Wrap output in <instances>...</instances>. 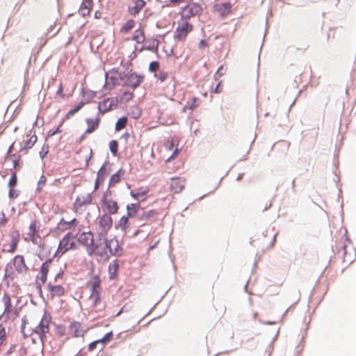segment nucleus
I'll return each instance as SVG.
<instances>
[{
    "label": "nucleus",
    "instance_id": "obj_18",
    "mask_svg": "<svg viewBox=\"0 0 356 356\" xmlns=\"http://www.w3.org/2000/svg\"><path fill=\"white\" fill-rule=\"evenodd\" d=\"M13 265L15 269L19 273H26L29 270V268L26 264L23 255L17 254L13 259Z\"/></svg>",
    "mask_w": 356,
    "mask_h": 356
},
{
    "label": "nucleus",
    "instance_id": "obj_49",
    "mask_svg": "<svg viewBox=\"0 0 356 356\" xmlns=\"http://www.w3.org/2000/svg\"><path fill=\"white\" fill-rule=\"evenodd\" d=\"M159 68V63L158 61H152L149 63V70L151 72H156Z\"/></svg>",
    "mask_w": 356,
    "mask_h": 356
},
{
    "label": "nucleus",
    "instance_id": "obj_43",
    "mask_svg": "<svg viewBox=\"0 0 356 356\" xmlns=\"http://www.w3.org/2000/svg\"><path fill=\"white\" fill-rule=\"evenodd\" d=\"M46 182H47L46 177L44 175H42L40 177L39 181L38 182L37 191L41 192L42 191L44 186H45Z\"/></svg>",
    "mask_w": 356,
    "mask_h": 356
},
{
    "label": "nucleus",
    "instance_id": "obj_28",
    "mask_svg": "<svg viewBox=\"0 0 356 356\" xmlns=\"http://www.w3.org/2000/svg\"><path fill=\"white\" fill-rule=\"evenodd\" d=\"M129 218L125 215L122 216L115 225L116 228L125 233L130 226Z\"/></svg>",
    "mask_w": 356,
    "mask_h": 356
},
{
    "label": "nucleus",
    "instance_id": "obj_32",
    "mask_svg": "<svg viewBox=\"0 0 356 356\" xmlns=\"http://www.w3.org/2000/svg\"><path fill=\"white\" fill-rule=\"evenodd\" d=\"M132 40L138 44H142L145 42V35L143 27H139L134 31Z\"/></svg>",
    "mask_w": 356,
    "mask_h": 356
},
{
    "label": "nucleus",
    "instance_id": "obj_63",
    "mask_svg": "<svg viewBox=\"0 0 356 356\" xmlns=\"http://www.w3.org/2000/svg\"><path fill=\"white\" fill-rule=\"evenodd\" d=\"M13 147H14V143H13V144L9 147V148H8V153H7V154H8V156H9V154H10L11 153V152L13 151Z\"/></svg>",
    "mask_w": 356,
    "mask_h": 356
},
{
    "label": "nucleus",
    "instance_id": "obj_3",
    "mask_svg": "<svg viewBox=\"0 0 356 356\" xmlns=\"http://www.w3.org/2000/svg\"><path fill=\"white\" fill-rule=\"evenodd\" d=\"M194 26L189 20L180 18L177 22L174 38L176 41L183 42L187 38L188 34L193 31Z\"/></svg>",
    "mask_w": 356,
    "mask_h": 356
},
{
    "label": "nucleus",
    "instance_id": "obj_1",
    "mask_svg": "<svg viewBox=\"0 0 356 356\" xmlns=\"http://www.w3.org/2000/svg\"><path fill=\"white\" fill-rule=\"evenodd\" d=\"M120 252L121 250L119 248L117 240L111 239L108 241L105 238H100L97 243H93L92 247L88 250V253L90 255L95 254L101 258L108 257V253L118 255L120 254Z\"/></svg>",
    "mask_w": 356,
    "mask_h": 356
},
{
    "label": "nucleus",
    "instance_id": "obj_16",
    "mask_svg": "<svg viewBox=\"0 0 356 356\" xmlns=\"http://www.w3.org/2000/svg\"><path fill=\"white\" fill-rule=\"evenodd\" d=\"M233 5L230 2H217L213 6V11L224 18L232 13Z\"/></svg>",
    "mask_w": 356,
    "mask_h": 356
},
{
    "label": "nucleus",
    "instance_id": "obj_31",
    "mask_svg": "<svg viewBox=\"0 0 356 356\" xmlns=\"http://www.w3.org/2000/svg\"><path fill=\"white\" fill-rule=\"evenodd\" d=\"M140 208V205L139 203L128 204L126 207L127 213L125 216H128L129 218L135 217L136 216V214L138 213Z\"/></svg>",
    "mask_w": 356,
    "mask_h": 356
},
{
    "label": "nucleus",
    "instance_id": "obj_48",
    "mask_svg": "<svg viewBox=\"0 0 356 356\" xmlns=\"http://www.w3.org/2000/svg\"><path fill=\"white\" fill-rule=\"evenodd\" d=\"M155 77H156L161 82H163L168 77V73L165 71H161L158 74H155Z\"/></svg>",
    "mask_w": 356,
    "mask_h": 356
},
{
    "label": "nucleus",
    "instance_id": "obj_7",
    "mask_svg": "<svg viewBox=\"0 0 356 356\" xmlns=\"http://www.w3.org/2000/svg\"><path fill=\"white\" fill-rule=\"evenodd\" d=\"M1 301L4 305L3 312L1 315V319L5 317V321H15L19 316V312L13 307L10 295L8 293H4Z\"/></svg>",
    "mask_w": 356,
    "mask_h": 356
},
{
    "label": "nucleus",
    "instance_id": "obj_22",
    "mask_svg": "<svg viewBox=\"0 0 356 356\" xmlns=\"http://www.w3.org/2000/svg\"><path fill=\"white\" fill-rule=\"evenodd\" d=\"M101 121V118L99 116H97L95 118H87L86 120V124L88 126L87 129L86 130V134H91L97 130L99 126V123Z\"/></svg>",
    "mask_w": 356,
    "mask_h": 356
},
{
    "label": "nucleus",
    "instance_id": "obj_35",
    "mask_svg": "<svg viewBox=\"0 0 356 356\" xmlns=\"http://www.w3.org/2000/svg\"><path fill=\"white\" fill-rule=\"evenodd\" d=\"M135 26V21L134 19H129L120 29V32L122 33H129Z\"/></svg>",
    "mask_w": 356,
    "mask_h": 356
},
{
    "label": "nucleus",
    "instance_id": "obj_40",
    "mask_svg": "<svg viewBox=\"0 0 356 356\" xmlns=\"http://www.w3.org/2000/svg\"><path fill=\"white\" fill-rule=\"evenodd\" d=\"M85 103L83 102H81L76 105L74 108L71 109L66 114V118L70 119L72 118L76 113H77L83 106Z\"/></svg>",
    "mask_w": 356,
    "mask_h": 356
},
{
    "label": "nucleus",
    "instance_id": "obj_25",
    "mask_svg": "<svg viewBox=\"0 0 356 356\" xmlns=\"http://www.w3.org/2000/svg\"><path fill=\"white\" fill-rule=\"evenodd\" d=\"M48 290L52 297L62 296L65 294V289L61 285H53L51 283L48 284Z\"/></svg>",
    "mask_w": 356,
    "mask_h": 356
},
{
    "label": "nucleus",
    "instance_id": "obj_55",
    "mask_svg": "<svg viewBox=\"0 0 356 356\" xmlns=\"http://www.w3.org/2000/svg\"><path fill=\"white\" fill-rule=\"evenodd\" d=\"M18 196V193L15 190V188H10L9 197L10 198H16Z\"/></svg>",
    "mask_w": 356,
    "mask_h": 356
},
{
    "label": "nucleus",
    "instance_id": "obj_51",
    "mask_svg": "<svg viewBox=\"0 0 356 356\" xmlns=\"http://www.w3.org/2000/svg\"><path fill=\"white\" fill-rule=\"evenodd\" d=\"M180 151L181 149H179L178 147H176V149L174 150L172 154L168 157L167 159H166V162H170L172 160L175 159V158H177L178 156V155L180 153Z\"/></svg>",
    "mask_w": 356,
    "mask_h": 356
},
{
    "label": "nucleus",
    "instance_id": "obj_45",
    "mask_svg": "<svg viewBox=\"0 0 356 356\" xmlns=\"http://www.w3.org/2000/svg\"><path fill=\"white\" fill-rule=\"evenodd\" d=\"M10 157L11 159H13V168L15 170H19V159H20V156L14 154H10Z\"/></svg>",
    "mask_w": 356,
    "mask_h": 356
},
{
    "label": "nucleus",
    "instance_id": "obj_27",
    "mask_svg": "<svg viewBox=\"0 0 356 356\" xmlns=\"http://www.w3.org/2000/svg\"><path fill=\"white\" fill-rule=\"evenodd\" d=\"M91 202L92 197H90V195H88L86 197H78L73 204L74 209L76 212H77V211L81 207H83V205H88L91 203Z\"/></svg>",
    "mask_w": 356,
    "mask_h": 356
},
{
    "label": "nucleus",
    "instance_id": "obj_50",
    "mask_svg": "<svg viewBox=\"0 0 356 356\" xmlns=\"http://www.w3.org/2000/svg\"><path fill=\"white\" fill-rule=\"evenodd\" d=\"M225 68L223 65H221L216 72L214 77L216 80H218L220 77H221L225 74Z\"/></svg>",
    "mask_w": 356,
    "mask_h": 356
},
{
    "label": "nucleus",
    "instance_id": "obj_60",
    "mask_svg": "<svg viewBox=\"0 0 356 356\" xmlns=\"http://www.w3.org/2000/svg\"><path fill=\"white\" fill-rule=\"evenodd\" d=\"M16 348L17 346L15 345H12L10 348L8 349V350L6 352V354L8 355H11L13 353H14L15 351H16Z\"/></svg>",
    "mask_w": 356,
    "mask_h": 356
},
{
    "label": "nucleus",
    "instance_id": "obj_26",
    "mask_svg": "<svg viewBox=\"0 0 356 356\" xmlns=\"http://www.w3.org/2000/svg\"><path fill=\"white\" fill-rule=\"evenodd\" d=\"M92 6V0H83L79 10V14L83 17L88 15L90 13Z\"/></svg>",
    "mask_w": 356,
    "mask_h": 356
},
{
    "label": "nucleus",
    "instance_id": "obj_11",
    "mask_svg": "<svg viewBox=\"0 0 356 356\" xmlns=\"http://www.w3.org/2000/svg\"><path fill=\"white\" fill-rule=\"evenodd\" d=\"M186 184V179L182 177H173L170 179L169 189L171 193L178 194L181 193Z\"/></svg>",
    "mask_w": 356,
    "mask_h": 356
},
{
    "label": "nucleus",
    "instance_id": "obj_53",
    "mask_svg": "<svg viewBox=\"0 0 356 356\" xmlns=\"http://www.w3.org/2000/svg\"><path fill=\"white\" fill-rule=\"evenodd\" d=\"M99 343H102L101 341H99V339L91 342L88 345V351H90V352L93 351L96 348L97 344Z\"/></svg>",
    "mask_w": 356,
    "mask_h": 356
},
{
    "label": "nucleus",
    "instance_id": "obj_62",
    "mask_svg": "<svg viewBox=\"0 0 356 356\" xmlns=\"http://www.w3.org/2000/svg\"><path fill=\"white\" fill-rule=\"evenodd\" d=\"M60 129H59V127H58L56 130H54V131H49V136H53V135H54L55 134L58 133V132H60Z\"/></svg>",
    "mask_w": 356,
    "mask_h": 356
},
{
    "label": "nucleus",
    "instance_id": "obj_61",
    "mask_svg": "<svg viewBox=\"0 0 356 356\" xmlns=\"http://www.w3.org/2000/svg\"><path fill=\"white\" fill-rule=\"evenodd\" d=\"M220 84H221V82L220 81L213 90V92L215 93H219L221 92L222 89L220 88Z\"/></svg>",
    "mask_w": 356,
    "mask_h": 356
},
{
    "label": "nucleus",
    "instance_id": "obj_54",
    "mask_svg": "<svg viewBox=\"0 0 356 356\" xmlns=\"http://www.w3.org/2000/svg\"><path fill=\"white\" fill-rule=\"evenodd\" d=\"M335 37V29H329L327 33V38L326 40L329 41L330 38H334Z\"/></svg>",
    "mask_w": 356,
    "mask_h": 356
},
{
    "label": "nucleus",
    "instance_id": "obj_24",
    "mask_svg": "<svg viewBox=\"0 0 356 356\" xmlns=\"http://www.w3.org/2000/svg\"><path fill=\"white\" fill-rule=\"evenodd\" d=\"M145 5L146 2L144 0H136L134 2V6H130L128 8V12L131 15L135 16L140 12Z\"/></svg>",
    "mask_w": 356,
    "mask_h": 356
},
{
    "label": "nucleus",
    "instance_id": "obj_42",
    "mask_svg": "<svg viewBox=\"0 0 356 356\" xmlns=\"http://www.w3.org/2000/svg\"><path fill=\"white\" fill-rule=\"evenodd\" d=\"M120 179L121 177L119 172L113 174L109 179V186H114L116 184L120 182Z\"/></svg>",
    "mask_w": 356,
    "mask_h": 356
},
{
    "label": "nucleus",
    "instance_id": "obj_2",
    "mask_svg": "<svg viewBox=\"0 0 356 356\" xmlns=\"http://www.w3.org/2000/svg\"><path fill=\"white\" fill-rule=\"evenodd\" d=\"M276 235L273 229H266L261 233L257 234L256 239L252 241V243L254 245L257 241V245L261 246L264 249H269L273 247Z\"/></svg>",
    "mask_w": 356,
    "mask_h": 356
},
{
    "label": "nucleus",
    "instance_id": "obj_47",
    "mask_svg": "<svg viewBox=\"0 0 356 356\" xmlns=\"http://www.w3.org/2000/svg\"><path fill=\"white\" fill-rule=\"evenodd\" d=\"M113 336V332L111 331V332H108L107 334H106L103 338L99 339V341H101V342L102 343H106L112 340Z\"/></svg>",
    "mask_w": 356,
    "mask_h": 356
},
{
    "label": "nucleus",
    "instance_id": "obj_17",
    "mask_svg": "<svg viewBox=\"0 0 356 356\" xmlns=\"http://www.w3.org/2000/svg\"><path fill=\"white\" fill-rule=\"evenodd\" d=\"M77 241L80 244L84 245L88 251L94 243L93 234L91 232H83L79 235Z\"/></svg>",
    "mask_w": 356,
    "mask_h": 356
},
{
    "label": "nucleus",
    "instance_id": "obj_13",
    "mask_svg": "<svg viewBox=\"0 0 356 356\" xmlns=\"http://www.w3.org/2000/svg\"><path fill=\"white\" fill-rule=\"evenodd\" d=\"M102 280L97 275H92L88 282V286L92 291L91 297L96 300L99 299V295L102 291L101 287Z\"/></svg>",
    "mask_w": 356,
    "mask_h": 356
},
{
    "label": "nucleus",
    "instance_id": "obj_5",
    "mask_svg": "<svg viewBox=\"0 0 356 356\" xmlns=\"http://www.w3.org/2000/svg\"><path fill=\"white\" fill-rule=\"evenodd\" d=\"M123 74L117 69L113 68L105 74L104 88L111 91L115 86L120 85L124 79Z\"/></svg>",
    "mask_w": 356,
    "mask_h": 356
},
{
    "label": "nucleus",
    "instance_id": "obj_56",
    "mask_svg": "<svg viewBox=\"0 0 356 356\" xmlns=\"http://www.w3.org/2000/svg\"><path fill=\"white\" fill-rule=\"evenodd\" d=\"M123 97L125 98L127 101H129L133 98L134 94L131 92H124L123 93Z\"/></svg>",
    "mask_w": 356,
    "mask_h": 356
},
{
    "label": "nucleus",
    "instance_id": "obj_59",
    "mask_svg": "<svg viewBox=\"0 0 356 356\" xmlns=\"http://www.w3.org/2000/svg\"><path fill=\"white\" fill-rule=\"evenodd\" d=\"M63 85L60 83L59 85L58 89L57 90V95H60L61 97L63 98V97H65V95L63 94Z\"/></svg>",
    "mask_w": 356,
    "mask_h": 356
},
{
    "label": "nucleus",
    "instance_id": "obj_52",
    "mask_svg": "<svg viewBox=\"0 0 356 356\" xmlns=\"http://www.w3.org/2000/svg\"><path fill=\"white\" fill-rule=\"evenodd\" d=\"M165 149L172 150L174 147V140L172 138L168 139L164 144Z\"/></svg>",
    "mask_w": 356,
    "mask_h": 356
},
{
    "label": "nucleus",
    "instance_id": "obj_4",
    "mask_svg": "<svg viewBox=\"0 0 356 356\" xmlns=\"http://www.w3.org/2000/svg\"><path fill=\"white\" fill-rule=\"evenodd\" d=\"M204 8L202 4L197 2H191L184 6L179 12L180 18L189 20L191 17L200 16Z\"/></svg>",
    "mask_w": 356,
    "mask_h": 356
},
{
    "label": "nucleus",
    "instance_id": "obj_34",
    "mask_svg": "<svg viewBox=\"0 0 356 356\" xmlns=\"http://www.w3.org/2000/svg\"><path fill=\"white\" fill-rule=\"evenodd\" d=\"M37 140L38 138L35 134L31 136L27 140H26L24 146L22 147L20 150L23 151L24 149H31L37 142Z\"/></svg>",
    "mask_w": 356,
    "mask_h": 356
},
{
    "label": "nucleus",
    "instance_id": "obj_38",
    "mask_svg": "<svg viewBox=\"0 0 356 356\" xmlns=\"http://www.w3.org/2000/svg\"><path fill=\"white\" fill-rule=\"evenodd\" d=\"M25 240H28V241H31L33 244L37 245L39 246H42L43 245L42 238L40 236L39 234L29 236V237L26 238Z\"/></svg>",
    "mask_w": 356,
    "mask_h": 356
},
{
    "label": "nucleus",
    "instance_id": "obj_57",
    "mask_svg": "<svg viewBox=\"0 0 356 356\" xmlns=\"http://www.w3.org/2000/svg\"><path fill=\"white\" fill-rule=\"evenodd\" d=\"M7 222V218L6 217V215L4 213H1L0 214V225H3L6 223Z\"/></svg>",
    "mask_w": 356,
    "mask_h": 356
},
{
    "label": "nucleus",
    "instance_id": "obj_44",
    "mask_svg": "<svg viewBox=\"0 0 356 356\" xmlns=\"http://www.w3.org/2000/svg\"><path fill=\"white\" fill-rule=\"evenodd\" d=\"M17 184V177L15 172H13L8 181L9 188H15Z\"/></svg>",
    "mask_w": 356,
    "mask_h": 356
},
{
    "label": "nucleus",
    "instance_id": "obj_20",
    "mask_svg": "<svg viewBox=\"0 0 356 356\" xmlns=\"http://www.w3.org/2000/svg\"><path fill=\"white\" fill-rule=\"evenodd\" d=\"M149 188L147 186L140 187L137 189L132 190L130 195L136 200L144 201L147 199V193H149Z\"/></svg>",
    "mask_w": 356,
    "mask_h": 356
},
{
    "label": "nucleus",
    "instance_id": "obj_33",
    "mask_svg": "<svg viewBox=\"0 0 356 356\" xmlns=\"http://www.w3.org/2000/svg\"><path fill=\"white\" fill-rule=\"evenodd\" d=\"M200 99L198 97H193L192 102L189 105H186L183 108L184 111L186 112L188 110L193 111L197 108L200 104Z\"/></svg>",
    "mask_w": 356,
    "mask_h": 356
},
{
    "label": "nucleus",
    "instance_id": "obj_9",
    "mask_svg": "<svg viewBox=\"0 0 356 356\" xmlns=\"http://www.w3.org/2000/svg\"><path fill=\"white\" fill-rule=\"evenodd\" d=\"M75 248L76 243L74 241V237L72 233L68 232L60 240L56 254L58 256H62L68 250L74 249Z\"/></svg>",
    "mask_w": 356,
    "mask_h": 356
},
{
    "label": "nucleus",
    "instance_id": "obj_15",
    "mask_svg": "<svg viewBox=\"0 0 356 356\" xmlns=\"http://www.w3.org/2000/svg\"><path fill=\"white\" fill-rule=\"evenodd\" d=\"M102 206L109 214H115L119 209L118 203L111 195H105L102 199Z\"/></svg>",
    "mask_w": 356,
    "mask_h": 356
},
{
    "label": "nucleus",
    "instance_id": "obj_10",
    "mask_svg": "<svg viewBox=\"0 0 356 356\" xmlns=\"http://www.w3.org/2000/svg\"><path fill=\"white\" fill-rule=\"evenodd\" d=\"M10 242L3 244V250L9 253H13L17 249L18 244L20 241V234L17 229L10 232L9 234Z\"/></svg>",
    "mask_w": 356,
    "mask_h": 356
},
{
    "label": "nucleus",
    "instance_id": "obj_37",
    "mask_svg": "<svg viewBox=\"0 0 356 356\" xmlns=\"http://www.w3.org/2000/svg\"><path fill=\"white\" fill-rule=\"evenodd\" d=\"M7 340V332L5 327L1 323V316H0V346L4 344Z\"/></svg>",
    "mask_w": 356,
    "mask_h": 356
},
{
    "label": "nucleus",
    "instance_id": "obj_46",
    "mask_svg": "<svg viewBox=\"0 0 356 356\" xmlns=\"http://www.w3.org/2000/svg\"><path fill=\"white\" fill-rule=\"evenodd\" d=\"M102 169L103 168H102L97 173V178H96L95 182V188H94L95 191L97 190L99 187L100 184L104 181V177H101V175H100Z\"/></svg>",
    "mask_w": 356,
    "mask_h": 356
},
{
    "label": "nucleus",
    "instance_id": "obj_41",
    "mask_svg": "<svg viewBox=\"0 0 356 356\" xmlns=\"http://www.w3.org/2000/svg\"><path fill=\"white\" fill-rule=\"evenodd\" d=\"M109 149L111 152L112 154L114 156H116L118 155V143L115 140H113L110 141L109 143Z\"/></svg>",
    "mask_w": 356,
    "mask_h": 356
},
{
    "label": "nucleus",
    "instance_id": "obj_23",
    "mask_svg": "<svg viewBox=\"0 0 356 356\" xmlns=\"http://www.w3.org/2000/svg\"><path fill=\"white\" fill-rule=\"evenodd\" d=\"M143 79V76L133 73L127 77L125 85L132 88H136L140 84Z\"/></svg>",
    "mask_w": 356,
    "mask_h": 356
},
{
    "label": "nucleus",
    "instance_id": "obj_21",
    "mask_svg": "<svg viewBox=\"0 0 356 356\" xmlns=\"http://www.w3.org/2000/svg\"><path fill=\"white\" fill-rule=\"evenodd\" d=\"M52 261L51 259L46 260L41 266L40 269V280L42 284H45L47 280V275L49 270V268L51 266Z\"/></svg>",
    "mask_w": 356,
    "mask_h": 356
},
{
    "label": "nucleus",
    "instance_id": "obj_29",
    "mask_svg": "<svg viewBox=\"0 0 356 356\" xmlns=\"http://www.w3.org/2000/svg\"><path fill=\"white\" fill-rule=\"evenodd\" d=\"M40 226V222L38 220H33L29 227L27 237L39 234Z\"/></svg>",
    "mask_w": 356,
    "mask_h": 356
},
{
    "label": "nucleus",
    "instance_id": "obj_6",
    "mask_svg": "<svg viewBox=\"0 0 356 356\" xmlns=\"http://www.w3.org/2000/svg\"><path fill=\"white\" fill-rule=\"evenodd\" d=\"M51 321V317L48 314H44L39 323L35 327L33 333L38 335L40 341L44 343L47 339V334L49 332V326Z\"/></svg>",
    "mask_w": 356,
    "mask_h": 356
},
{
    "label": "nucleus",
    "instance_id": "obj_8",
    "mask_svg": "<svg viewBox=\"0 0 356 356\" xmlns=\"http://www.w3.org/2000/svg\"><path fill=\"white\" fill-rule=\"evenodd\" d=\"M97 225L98 234L104 237L112 227L113 218L109 214L104 213L98 217Z\"/></svg>",
    "mask_w": 356,
    "mask_h": 356
},
{
    "label": "nucleus",
    "instance_id": "obj_58",
    "mask_svg": "<svg viewBox=\"0 0 356 356\" xmlns=\"http://www.w3.org/2000/svg\"><path fill=\"white\" fill-rule=\"evenodd\" d=\"M18 351H19V356L26 355V348L25 347L21 346Z\"/></svg>",
    "mask_w": 356,
    "mask_h": 356
},
{
    "label": "nucleus",
    "instance_id": "obj_30",
    "mask_svg": "<svg viewBox=\"0 0 356 356\" xmlns=\"http://www.w3.org/2000/svg\"><path fill=\"white\" fill-rule=\"evenodd\" d=\"M119 264L113 261L108 266V275L110 280H115L118 276Z\"/></svg>",
    "mask_w": 356,
    "mask_h": 356
},
{
    "label": "nucleus",
    "instance_id": "obj_39",
    "mask_svg": "<svg viewBox=\"0 0 356 356\" xmlns=\"http://www.w3.org/2000/svg\"><path fill=\"white\" fill-rule=\"evenodd\" d=\"M158 212L156 210H149L143 212L142 219H154L157 217Z\"/></svg>",
    "mask_w": 356,
    "mask_h": 356
},
{
    "label": "nucleus",
    "instance_id": "obj_64",
    "mask_svg": "<svg viewBox=\"0 0 356 356\" xmlns=\"http://www.w3.org/2000/svg\"><path fill=\"white\" fill-rule=\"evenodd\" d=\"M95 17L97 19H99L101 17V13L99 11H96L95 13Z\"/></svg>",
    "mask_w": 356,
    "mask_h": 356
},
{
    "label": "nucleus",
    "instance_id": "obj_14",
    "mask_svg": "<svg viewBox=\"0 0 356 356\" xmlns=\"http://www.w3.org/2000/svg\"><path fill=\"white\" fill-rule=\"evenodd\" d=\"M87 331L88 329L83 327L79 321H72L68 327L69 334L74 338L83 337Z\"/></svg>",
    "mask_w": 356,
    "mask_h": 356
},
{
    "label": "nucleus",
    "instance_id": "obj_19",
    "mask_svg": "<svg viewBox=\"0 0 356 356\" xmlns=\"http://www.w3.org/2000/svg\"><path fill=\"white\" fill-rule=\"evenodd\" d=\"M78 225L79 220L76 218H73L70 220H65V218H63L58 223V227L61 231H65L72 229L77 227Z\"/></svg>",
    "mask_w": 356,
    "mask_h": 356
},
{
    "label": "nucleus",
    "instance_id": "obj_12",
    "mask_svg": "<svg viewBox=\"0 0 356 356\" xmlns=\"http://www.w3.org/2000/svg\"><path fill=\"white\" fill-rule=\"evenodd\" d=\"M118 97H108L101 101L98 104V111L102 114H105L113 109L118 105Z\"/></svg>",
    "mask_w": 356,
    "mask_h": 356
},
{
    "label": "nucleus",
    "instance_id": "obj_36",
    "mask_svg": "<svg viewBox=\"0 0 356 356\" xmlns=\"http://www.w3.org/2000/svg\"><path fill=\"white\" fill-rule=\"evenodd\" d=\"M128 118L127 117H122L115 123V129L116 131H119L127 126Z\"/></svg>",
    "mask_w": 356,
    "mask_h": 356
}]
</instances>
